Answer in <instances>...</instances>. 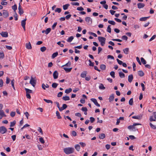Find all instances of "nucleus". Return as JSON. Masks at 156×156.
Returning <instances> with one entry per match:
<instances>
[{
    "label": "nucleus",
    "instance_id": "obj_1",
    "mask_svg": "<svg viewBox=\"0 0 156 156\" xmlns=\"http://www.w3.org/2000/svg\"><path fill=\"white\" fill-rule=\"evenodd\" d=\"M74 149L73 147H66L63 149L64 152L67 154H72L74 152Z\"/></svg>",
    "mask_w": 156,
    "mask_h": 156
},
{
    "label": "nucleus",
    "instance_id": "obj_2",
    "mask_svg": "<svg viewBox=\"0 0 156 156\" xmlns=\"http://www.w3.org/2000/svg\"><path fill=\"white\" fill-rule=\"evenodd\" d=\"M98 39L102 46L104 45L105 43L106 38L102 37H98Z\"/></svg>",
    "mask_w": 156,
    "mask_h": 156
},
{
    "label": "nucleus",
    "instance_id": "obj_3",
    "mask_svg": "<svg viewBox=\"0 0 156 156\" xmlns=\"http://www.w3.org/2000/svg\"><path fill=\"white\" fill-rule=\"evenodd\" d=\"M7 131L6 128L4 126H2L0 127V133L3 134L6 133Z\"/></svg>",
    "mask_w": 156,
    "mask_h": 156
},
{
    "label": "nucleus",
    "instance_id": "obj_4",
    "mask_svg": "<svg viewBox=\"0 0 156 156\" xmlns=\"http://www.w3.org/2000/svg\"><path fill=\"white\" fill-rule=\"evenodd\" d=\"M85 20L88 24H91L92 23V19L89 17H85Z\"/></svg>",
    "mask_w": 156,
    "mask_h": 156
},
{
    "label": "nucleus",
    "instance_id": "obj_5",
    "mask_svg": "<svg viewBox=\"0 0 156 156\" xmlns=\"http://www.w3.org/2000/svg\"><path fill=\"white\" fill-rule=\"evenodd\" d=\"M30 83L34 87L36 84V80H34L32 77L31 78Z\"/></svg>",
    "mask_w": 156,
    "mask_h": 156
},
{
    "label": "nucleus",
    "instance_id": "obj_6",
    "mask_svg": "<svg viewBox=\"0 0 156 156\" xmlns=\"http://www.w3.org/2000/svg\"><path fill=\"white\" fill-rule=\"evenodd\" d=\"M27 20V18H25V19L22 20L21 22V25L24 30H25L26 21Z\"/></svg>",
    "mask_w": 156,
    "mask_h": 156
},
{
    "label": "nucleus",
    "instance_id": "obj_7",
    "mask_svg": "<svg viewBox=\"0 0 156 156\" xmlns=\"http://www.w3.org/2000/svg\"><path fill=\"white\" fill-rule=\"evenodd\" d=\"M18 10H19V13L20 15H21L22 14H23L24 12L23 11V9H22V7L21 6L20 3L19 4V6L18 7Z\"/></svg>",
    "mask_w": 156,
    "mask_h": 156
},
{
    "label": "nucleus",
    "instance_id": "obj_8",
    "mask_svg": "<svg viewBox=\"0 0 156 156\" xmlns=\"http://www.w3.org/2000/svg\"><path fill=\"white\" fill-rule=\"evenodd\" d=\"M2 15L4 18H7L9 16V13L6 10H3Z\"/></svg>",
    "mask_w": 156,
    "mask_h": 156
},
{
    "label": "nucleus",
    "instance_id": "obj_9",
    "mask_svg": "<svg viewBox=\"0 0 156 156\" xmlns=\"http://www.w3.org/2000/svg\"><path fill=\"white\" fill-rule=\"evenodd\" d=\"M90 100L92 101L94 104L97 106H100V104L98 103L97 100L95 98H91V99Z\"/></svg>",
    "mask_w": 156,
    "mask_h": 156
},
{
    "label": "nucleus",
    "instance_id": "obj_10",
    "mask_svg": "<svg viewBox=\"0 0 156 156\" xmlns=\"http://www.w3.org/2000/svg\"><path fill=\"white\" fill-rule=\"evenodd\" d=\"M0 34L3 37H6L8 36V33L7 32H2Z\"/></svg>",
    "mask_w": 156,
    "mask_h": 156
},
{
    "label": "nucleus",
    "instance_id": "obj_11",
    "mask_svg": "<svg viewBox=\"0 0 156 156\" xmlns=\"http://www.w3.org/2000/svg\"><path fill=\"white\" fill-rule=\"evenodd\" d=\"M58 73L57 71H54L53 73V76L54 78L55 79H57L58 77Z\"/></svg>",
    "mask_w": 156,
    "mask_h": 156
},
{
    "label": "nucleus",
    "instance_id": "obj_12",
    "mask_svg": "<svg viewBox=\"0 0 156 156\" xmlns=\"http://www.w3.org/2000/svg\"><path fill=\"white\" fill-rule=\"evenodd\" d=\"M142 116L141 115H140L137 116H134L132 117V118L134 119H136L140 120L142 118Z\"/></svg>",
    "mask_w": 156,
    "mask_h": 156
},
{
    "label": "nucleus",
    "instance_id": "obj_13",
    "mask_svg": "<svg viewBox=\"0 0 156 156\" xmlns=\"http://www.w3.org/2000/svg\"><path fill=\"white\" fill-rule=\"evenodd\" d=\"M26 47L27 49H32V46L30 42H29L28 43L26 44Z\"/></svg>",
    "mask_w": 156,
    "mask_h": 156
},
{
    "label": "nucleus",
    "instance_id": "obj_14",
    "mask_svg": "<svg viewBox=\"0 0 156 156\" xmlns=\"http://www.w3.org/2000/svg\"><path fill=\"white\" fill-rule=\"evenodd\" d=\"M114 99V94H112L109 96V100L110 102H111Z\"/></svg>",
    "mask_w": 156,
    "mask_h": 156
},
{
    "label": "nucleus",
    "instance_id": "obj_15",
    "mask_svg": "<svg viewBox=\"0 0 156 156\" xmlns=\"http://www.w3.org/2000/svg\"><path fill=\"white\" fill-rule=\"evenodd\" d=\"M67 107V105L65 104H63L62 105V107L60 108V111L61 112L63 111V110L66 109Z\"/></svg>",
    "mask_w": 156,
    "mask_h": 156
},
{
    "label": "nucleus",
    "instance_id": "obj_16",
    "mask_svg": "<svg viewBox=\"0 0 156 156\" xmlns=\"http://www.w3.org/2000/svg\"><path fill=\"white\" fill-rule=\"evenodd\" d=\"M133 79V75L132 74L128 76V80L129 83H131Z\"/></svg>",
    "mask_w": 156,
    "mask_h": 156
},
{
    "label": "nucleus",
    "instance_id": "obj_17",
    "mask_svg": "<svg viewBox=\"0 0 156 156\" xmlns=\"http://www.w3.org/2000/svg\"><path fill=\"white\" fill-rule=\"evenodd\" d=\"M87 72L86 71H83L81 74L80 76L82 78H85L86 77L87 74Z\"/></svg>",
    "mask_w": 156,
    "mask_h": 156
},
{
    "label": "nucleus",
    "instance_id": "obj_18",
    "mask_svg": "<svg viewBox=\"0 0 156 156\" xmlns=\"http://www.w3.org/2000/svg\"><path fill=\"white\" fill-rule=\"evenodd\" d=\"M144 6V4L143 3H139L137 4L138 8L140 9L143 8Z\"/></svg>",
    "mask_w": 156,
    "mask_h": 156
},
{
    "label": "nucleus",
    "instance_id": "obj_19",
    "mask_svg": "<svg viewBox=\"0 0 156 156\" xmlns=\"http://www.w3.org/2000/svg\"><path fill=\"white\" fill-rule=\"evenodd\" d=\"M12 9L13 10L14 12L15 13V14L16 15H17L16 12V10L17 9V7L16 5L15 4L14 5L12 6Z\"/></svg>",
    "mask_w": 156,
    "mask_h": 156
},
{
    "label": "nucleus",
    "instance_id": "obj_20",
    "mask_svg": "<svg viewBox=\"0 0 156 156\" xmlns=\"http://www.w3.org/2000/svg\"><path fill=\"white\" fill-rule=\"evenodd\" d=\"M62 68L64 69L65 71L67 72H69L71 71L72 69V68H66L65 67H63Z\"/></svg>",
    "mask_w": 156,
    "mask_h": 156
},
{
    "label": "nucleus",
    "instance_id": "obj_21",
    "mask_svg": "<svg viewBox=\"0 0 156 156\" xmlns=\"http://www.w3.org/2000/svg\"><path fill=\"white\" fill-rule=\"evenodd\" d=\"M150 16L142 17L140 19V20L141 21H146L147 19H148Z\"/></svg>",
    "mask_w": 156,
    "mask_h": 156
},
{
    "label": "nucleus",
    "instance_id": "obj_22",
    "mask_svg": "<svg viewBox=\"0 0 156 156\" xmlns=\"http://www.w3.org/2000/svg\"><path fill=\"white\" fill-rule=\"evenodd\" d=\"M75 148L78 151H79L80 150V147L79 144H76L75 146Z\"/></svg>",
    "mask_w": 156,
    "mask_h": 156
},
{
    "label": "nucleus",
    "instance_id": "obj_23",
    "mask_svg": "<svg viewBox=\"0 0 156 156\" xmlns=\"http://www.w3.org/2000/svg\"><path fill=\"white\" fill-rule=\"evenodd\" d=\"M99 138L101 139H104L105 137V135L104 133H101L99 135Z\"/></svg>",
    "mask_w": 156,
    "mask_h": 156
},
{
    "label": "nucleus",
    "instance_id": "obj_24",
    "mask_svg": "<svg viewBox=\"0 0 156 156\" xmlns=\"http://www.w3.org/2000/svg\"><path fill=\"white\" fill-rule=\"evenodd\" d=\"M62 98L63 100L65 101H69L70 100L69 97L68 96L63 97Z\"/></svg>",
    "mask_w": 156,
    "mask_h": 156
},
{
    "label": "nucleus",
    "instance_id": "obj_25",
    "mask_svg": "<svg viewBox=\"0 0 156 156\" xmlns=\"http://www.w3.org/2000/svg\"><path fill=\"white\" fill-rule=\"evenodd\" d=\"M124 53L127 55L128 54L129 52V48H126L123 50Z\"/></svg>",
    "mask_w": 156,
    "mask_h": 156
},
{
    "label": "nucleus",
    "instance_id": "obj_26",
    "mask_svg": "<svg viewBox=\"0 0 156 156\" xmlns=\"http://www.w3.org/2000/svg\"><path fill=\"white\" fill-rule=\"evenodd\" d=\"M138 75L140 76H143L144 75V73L142 71H139L138 72Z\"/></svg>",
    "mask_w": 156,
    "mask_h": 156
},
{
    "label": "nucleus",
    "instance_id": "obj_27",
    "mask_svg": "<svg viewBox=\"0 0 156 156\" xmlns=\"http://www.w3.org/2000/svg\"><path fill=\"white\" fill-rule=\"evenodd\" d=\"M72 91V89L69 88L68 89H66L65 91V93L66 94H69Z\"/></svg>",
    "mask_w": 156,
    "mask_h": 156
},
{
    "label": "nucleus",
    "instance_id": "obj_28",
    "mask_svg": "<svg viewBox=\"0 0 156 156\" xmlns=\"http://www.w3.org/2000/svg\"><path fill=\"white\" fill-rule=\"evenodd\" d=\"M71 63L70 61H69L65 65H63L62 66V67H64L65 66H67L68 67H70L71 66Z\"/></svg>",
    "mask_w": 156,
    "mask_h": 156
},
{
    "label": "nucleus",
    "instance_id": "obj_29",
    "mask_svg": "<svg viewBox=\"0 0 156 156\" xmlns=\"http://www.w3.org/2000/svg\"><path fill=\"white\" fill-rule=\"evenodd\" d=\"M58 55V52H56L53 53L51 56V58H54L55 57H56L57 55Z\"/></svg>",
    "mask_w": 156,
    "mask_h": 156
},
{
    "label": "nucleus",
    "instance_id": "obj_30",
    "mask_svg": "<svg viewBox=\"0 0 156 156\" xmlns=\"http://www.w3.org/2000/svg\"><path fill=\"white\" fill-rule=\"evenodd\" d=\"M69 6V4H66L63 6V8L64 10H66L67 9L68 7Z\"/></svg>",
    "mask_w": 156,
    "mask_h": 156
},
{
    "label": "nucleus",
    "instance_id": "obj_31",
    "mask_svg": "<svg viewBox=\"0 0 156 156\" xmlns=\"http://www.w3.org/2000/svg\"><path fill=\"white\" fill-rule=\"evenodd\" d=\"M106 66L104 64H101L100 66V68L103 70H105L106 69Z\"/></svg>",
    "mask_w": 156,
    "mask_h": 156
},
{
    "label": "nucleus",
    "instance_id": "obj_32",
    "mask_svg": "<svg viewBox=\"0 0 156 156\" xmlns=\"http://www.w3.org/2000/svg\"><path fill=\"white\" fill-rule=\"evenodd\" d=\"M119 76L121 78H124L125 76V74L122 73V72H120L119 73Z\"/></svg>",
    "mask_w": 156,
    "mask_h": 156
},
{
    "label": "nucleus",
    "instance_id": "obj_33",
    "mask_svg": "<svg viewBox=\"0 0 156 156\" xmlns=\"http://www.w3.org/2000/svg\"><path fill=\"white\" fill-rule=\"evenodd\" d=\"M56 116L57 117L58 119H61V117L60 116V113L58 111H56Z\"/></svg>",
    "mask_w": 156,
    "mask_h": 156
},
{
    "label": "nucleus",
    "instance_id": "obj_34",
    "mask_svg": "<svg viewBox=\"0 0 156 156\" xmlns=\"http://www.w3.org/2000/svg\"><path fill=\"white\" fill-rule=\"evenodd\" d=\"M25 90L26 91V93H32V90H30L29 89L25 88Z\"/></svg>",
    "mask_w": 156,
    "mask_h": 156
},
{
    "label": "nucleus",
    "instance_id": "obj_35",
    "mask_svg": "<svg viewBox=\"0 0 156 156\" xmlns=\"http://www.w3.org/2000/svg\"><path fill=\"white\" fill-rule=\"evenodd\" d=\"M73 36H71L68 38L67 41L68 42H71L73 39Z\"/></svg>",
    "mask_w": 156,
    "mask_h": 156
},
{
    "label": "nucleus",
    "instance_id": "obj_36",
    "mask_svg": "<svg viewBox=\"0 0 156 156\" xmlns=\"http://www.w3.org/2000/svg\"><path fill=\"white\" fill-rule=\"evenodd\" d=\"M99 87V88L101 90H104L105 88V87H104L102 83L100 84Z\"/></svg>",
    "mask_w": 156,
    "mask_h": 156
},
{
    "label": "nucleus",
    "instance_id": "obj_37",
    "mask_svg": "<svg viewBox=\"0 0 156 156\" xmlns=\"http://www.w3.org/2000/svg\"><path fill=\"white\" fill-rule=\"evenodd\" d=\"M0 115L3 117H5L6 115L5 114L4 112L2 110H0Z\"/></svg>",
    "mask_w": 156,
    "mask_h": 156
},
{
    "label": "nucleus",
    "instance_id": "obj_38",
    "mask_svg": "<svg viewBox=\"0 0 156 156\" xmlns=\"http://www.w3.org/2000/svg\"><path fill=\"white\" fill-rule=\"evenodd\" d=\"M140 59L141 62L143 64L145 65L146 64V60L143 57H141L140 58Z\"/></svg>",
    "mask_w": 156,
    "mask_h": 156
},
{
    "label": "nucleus",
    "instance_id": "obj_39",
    "mask_svg": "<svg viewBox=\"0 0 156 156\" xmlns=\"http://www.w3.org/2000/svg\"><path fill=\"white\" fill-rule=\"evenodd\" d=\"M133 98H131L129 101V104L130 105H132L133 104Z\"/></svg>",
    "mask_w": 156,
    "mask_h": 156
},
{
    "label": "nucleus",
    "instance_id": "obj_40",
    "mask_svg": "<svg viewBox=\"0 0 156 156\" xmlns=\"http://www.w3.org/2000/svg\"><path fill=\"white\" fill-rule=\"evenodd\" d=\"M58 84L56 83H53L52 84V87L53 88H56L57 87L58 85Z\"/></svg>",
    "mask_w": 156,
    "mask_h": 156
},
{
    "label": "nucleus",
    "instance_id": "obj_41",
    "mask_svg": "<svg viewBox=\"0 0 156 156\" xmlns=\"http://www.w3.org/2000/svg\"><path fill=\"white\" fill-rule=\"evenodd\" d=\"M51 31V29L50 28H47L45 30V34H48Z\"/></svg>",
    "mask_w": 156,
    "mask_h": 156
},
{
    "label": "nucleus",
    "instance_id": "obj_42",
    "mask_svg": "<svg viewBox=\"0 0 156 156\" xmlns=\"http://www.w3.org/2000/svg\"><path fill=\"white\" fill-rule=\"evenodd\" d=\"M16 123V121L14 120L12 122H10V127H12L14 126L15 124Z\"/></svg>",
    "mask_w": 156,
    "mask_h": 156
},
{
    "label": "nucleus",
    "instance_id": "obj_43",
    "mask_svg": "<svg viewBox=\"0 0 156 156\" xmlns=\"http://www.w3.org/2000/svg\"><path fill=\"white\" fill-rule=\"evenodd\" d=\"M111 26L110 25H109L108 26L107 29V31L110 33H111V29L110 27Z\"/></svg>",
    "mask_w": 156,
    "mask_h": 156
},
{
    "label": "nucleus",
    "instance_id": "obj_44",
    "mask_svg": "<svg viewBox=\"0 0 156 156\" xmlns=\"http://www.w3.org/2000/svg\"><path fill=\"white\" fill-rule=\"evenodd\" d=\"M46 50V48L44 46L41 47L40 48V50L42 52Z\"/></svg>",
    "mask_w": 156,
    "mask_h": 156
},
{
    "label": "nucleus",
    "instance_id": "obj_45",
    "mask_svg": "<svg viewBox=\"0 0 156 156\" xmlns=\"http://www.w3.org/2000/svg\"><path fill=\"white\" fill-rule=\"evenodd\" d=\"M108 23L112 25H114L115 24V23L112 20H108Z\"/></svg>",
    "mask_w": 156,
    "mask_h": 156
},
{
    "label": "nucleus",
    "instance_id": "obj_46",
    "mask_svg": "<svg viewBox=\"0 0 156 156\" xmlns=\"http://www.w3.org/2000/svg\"><path fill=\"white\" fill-rule=\"evenodd\" d=\"M44 100L45 102H46V103H51V104H52V103H53L52 101L51 100H47V99H44Z\"/></svg>",
    "mask_w": 156,
    "mask_h": 156
},
{
    "label": "nucleus",
    "instance_id": "obj_47",
    "mask_svg": "<svg viewBox=\"0 0 156 156\" xmlns=\"http://www.w3.org/2000/svg\"><path fill=\"white\" fill-rule=\"evenodd\" d=\"M115 73L114 71H112L110 73V75L113 78H114L115 77Z\"/></svg>",
    "mask_w": 156,
    "mask_h": 156
},
{
    "label": "nucleus",
    "instance_id": "obj_48",
    "mask_svg": "<svg viewBox=\"0 0 156 156\" xmlns=\"http://www.w3.org/2000/svg\"><path fill=\"white\" fill-rule=\"evenodd\" d=\"M39 140L41 143L43 144L44 143V141L42 137H40Z\"/></svg>",
    "mask_w": 156,
    "mask_h": 156
},
{
    "label": "nucleus",
    "instance_id": "obj_49",
    "mask_svg": "<svg viewBox=\"0 0 156 156\" xmlns=\"http://www.w3.org/2000/svg\"><path fill=\"white\" fill-rule=\"evenodd\" d=\"M62 11L61 9L60 8H57L55 10V12H57L58 13H60Z\"/></svg>",
    "mask_w": 156,
    "mask_h": 156
},
{
    "label": "nucleus",
    "instance_id": "obj_50",
    "mask_svg": "<svg viewBox=\"0 0 156 156\" xmlns=\"http://www.w3.org/2000/svg\"><path fill=\"white\" fill-rule=\"evenodd\" d=\"M54 103L56 105L57 107L59 109V110L60 111V107L59 103L58 102H57V101L54 102Z\"/></svg>",
    "mask_w": 156,
    "mask_h": 156
},
{
    "label": "nucleus",
    "instance_id": "obj_51",
    "mask_svg": "<svg viewBox=\"0 0 156 156\" xmlns=\"http://www.w3.org/2000/svg\"><path fill=\"white\" fill-rule=\"evenodd\" d=\"M71 134L73 136H75L77 135V133L75 131H72Z\"/></svg>",
    "mask_w": 156,
    "mask_h": 156
},
{
    "label": "nucleus",
    "instance_id": "obj_52",
    "mask_svg": "<svg viewBox=\"0 0 156 156\" xmlns=\"http://www.w3.org/2000/svg\"><path fill=\"white\" fill-rule=\"evenodd\" d=\"M150 125L151 127L153 129H156V126L153 125L151 123H150Z\"/></svg>",
    "mask_w": 156,
    "mask_h": 156
},
{
    "label": "nucleus",
    "instance_id": "obj_53",
    "mask_svg": "<svg viewBox=\"0 0 156 156\" xmlns=\"http://www.w3.org/2000/svg\"><path fill=\"white\" fill-rule=\"evenodd\" d=\"M116 60L118 62V64L120 65H121L123 63V62L122 61L119 60L118 58H117L116 59Z\"/></svg>",
    "mask_w": 156,
    "mask_h": 156
},
{
    "label": "nucleus",
    "instance_id": "obj_54",
    "mask_svg": "<svg viewBox=\"0 0 156 156\" xmlns=\"http://www.w3.org/2000/svg\"><path fill=\"white\" fill-rule=\"evenodd\" d=\"M14 80H11V84L12 85V87L13 89L14 90H15V89L14 86Z\"/></svg>",
    "mask_w": 156,
    "mask_h": 156
},
{
    "label": "nucleus",
    "instance_id": "obj_55",
    "mask_svg": "<svg viewBox=\"0 0 156 156\" xmlns=\"http://www.w3.org/2000/svg\"><path fill=\"white\" fill-rule=\"evenodd\" d=\"M16 114V112H12L10 113V115L12 117H14Z\"/></svg>",
    "mask_w": 156,
    "mask_h": 156
},
{
    "label": "nucleus",
    "instance_id": "obj_56",
    "mask_svg": "<svg viewBox=\"0 0 156 156\" xmlns=\"http://www.w3.org/2000/svg\"><path fill=\"white\" fill-rule=\"evenodd\" d=\"M90 122L92 123H93L95 121V119L93 117H90Z\"/></svg>",
    "mask_w": 156,
    "mask_h": 156
},
{
    "label": "nucleus",
    "instance_id": "obj_57",
    "mask_svg": "<svg viewBox=\"0 0 156 156\" xmlns=\"http://www.w3.org/2000/svg\"><path fill=\"white\" fill-rule=\"evenodd\" d=\"M77 10L79 11H83L84 10V9L82 7H77Z\"/></svg>",
    "mask_w": 156,
    "mask_h": 156
},
{
    "label": "nucleus",
    "instance_id": "obj_58",
    "mask_svg": "<svg viewBox=\"0 0 156 156\" xmlns=\"http://www.w3.org/2000/svg\"><path fill=\"white\" fill-rule=\"evenodd\" d=\"M71 4L73 5H79V3L78 2H72Z\"/></svg>",
    "mask_w": 156,
    "mask_h": 156
},
{
    "label": "nucleus",
    "instance_id": "obj_59",
    "mask_svg": "<svg viewBox=\"0 0 156 156\" xmlns=\"http://www.w3.org/2000/svg\"><path fill=\"white\" fill-rule=\"evenodd\" d=\"M57 25V22H55L54 23V24H53V25L52 26V28L53 30H54L55 29V28L56 26Z\"/></svg>",
    "mask_w": 156,
    "mask_h": 156
},
{
    "label": "nucleus",
    "instance_id": "obj_60",
    "mask_svg": "<svg viewBox=\"0 0 156 156\" xmlns=\"http://www.w3.org/2000/svg\"><path fill=\"white\" fill-rule=\"evenodd\" d=\"M156 37V35H154L152 36V37L150 39L149 41H151L152 40H154Z\"/></svg>",
    "mask_w": 156,
    "mask_h": 156
},
{
    "label": "nucleus",
    "instance_id": "obj_61",
    "mask_svg": "<svg viewBox=\"0 0 156 156\" xmlns=\"http://www.w3.org/2000/svg\"><path fill=\"white\" fill-rule=\"evenodd\" d=\"M122 39L123 40H126V41L128 39V37L126 36L125 35H123L122 36Z\"/></svg>",
    "mask_w": 156,
    "mask_h": 156
},
{
    "label": "nucleus",
    "instance_id": "obj_62",
    "mask_svg": "<svg viewBox=\"0 0 156 156\" xmlns=\"http://www.w3.org/2000/svg\"><path fill=\"white\" fill-rule=\"evenodd\" d=\"M102 50V48H101L100 47H98V54H99Z\"/></svg>",
    "mask_w": 156,
    "mask_h": 156
},
{
    "label": "nucleus",
    "instance_id": "obj_63",
    "mask_svg": "<svg viewBox=\"0 0 156 156\" xmlns=\"http://www.w3.org/2000/svg\"><path fill=\"white\" fill-rule=\"evenodd\" d=\"M107 58L108 59L111 58V59H114V57L113 56H112V55H109L107 56Z\"/></svg>",
    "mask_w": 156,
    "mask_h": 156
},
{
    "label": "nucleus",
    "instance_id": "obj_64",
    "mask_svg": "<svg viewBox=\"0 0 156 156\" xmlns=\"http://www.w3.org/2000/svg\"><path fill=\"white\" fill-rule=\"evenodd\" d=\"M136 60L137 62H138V63L139 64V65H141V62H140V58L138 57H136Z\"/></svg>",
    "mask_w": 156,
    "mask_h": 156
}]
</instances>
